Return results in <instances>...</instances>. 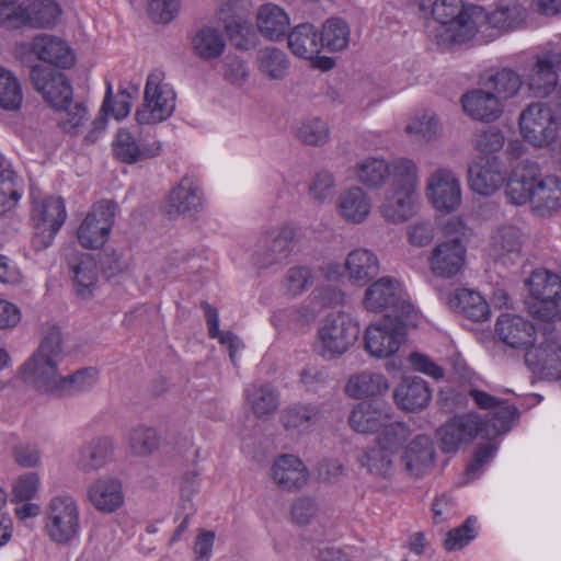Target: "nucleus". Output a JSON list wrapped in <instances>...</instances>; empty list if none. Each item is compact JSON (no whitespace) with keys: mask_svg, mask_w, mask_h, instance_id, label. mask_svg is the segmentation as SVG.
<instances>
[{"mask_svg":"<svg viewBox=\"0 0 561 561\" xmlns=\"http://www.w3.org/2000/svg\"><path fill=\"white\" fill-rule=\"evenodd\" d=\"M505 195L513 205L529 203L539 215H550L561 208V179L551 174L542 175L537 162L525 160L512 170Z\"/></svg>","mask_w":561,"mask_h":561,"instance_id":"1","label":"nucleus"},{"mask_svg":"<svg viewBox=\"0 0 561 561\" xmlns=\"http://www.w3.org/2000/svg\"><path fill=\"white\" fill-rule=\"evenodd\" d=\"M67 355L60 329L47 327L36 351L20 367L22 379L38 393L57 398L64 375L60 364Z\"/></svg>","mask_w":561,"mask_h":561,"instance_id":"2","label":"nucleus"},{"mask_svg":"<svg viewBox=\"0 0 561 561\" xmlns=\"http://www.w3.org/2000/svg\"><path fill=\"white\" fill-rule=\"evenodd\" d=\"M43 530L58 547H71L80 541L82 523L79 502L70 494H55L45 505Z\"/></svg>","mask_w":561,"mask_h":561,"instance_id":"3","label":"nucleus"},{"mask_svg":"<svg viewBox=\"0 0 561 561\" xmlns=\"http://www.w3.org/2000/svg\"><path fill=\"white\" fill-rule=\"evenodd\" d=\"M358 335L359 325L348 314L331 312L318 327V354L327 360L340 358L354 345Z\"/></svg>","mask_w":561,"mask_h":561,"instance_id":"4","label":"nucleus"},{"mask_svg":"<svg viewBox=\"0 0 561 561\" xmlns=\"http://www.w3.org/2000/svg\"><path fill=\"white\" fill-rule=\"evenodd\" d=\"M297 228L289 222H282L263 230L252 249L251 261L257 271H265L279 265L293 252Z\"/></svg>","mask_w":561,"mask_h":561,"instance_id":"5","label":"nucleus"},{"mask_svg":"<svg viewBox=\"0 0 561 561\" xmlns=\"http://www.w3.org/2000/svg\"><path fill=\"white\" fill-rule=\"evenodd\" d=\"M363 305L369 312L390 311L398 320L415 325L419 312L402 290L400 283H370L365 289Z\"/></svg>","mask_w":561,"mask_h":561,"instance_id":"6","label":"nucleus"},{"mask_svg":"<svg viewBox=\"0 0 561 561\" xmlns=\"http://www.w3.org/2000/svg\"><path fill=\"white\" fill-rule=\"evenodd\" d=\"M176 95L173 88L164 81V72L154 69L146 81L144 103L136 111L135 118L141 125H152L168 119L175 108Z\"/></svg>","mask_w":561,"mask_h":561,"instance_id":"7","label":"nucleus"},{"mask_svg":"<svg viewBox=\"0 0 561 561\" xmlns=\"http://www.w3.org/2000/svg\"><path fill=\"white\" fill-rule=\"evenodd\" d=\"M32 205V247L41 251L50 247L67 218V211L64 201L56 196H33Z\"/></svg>","mask_w":561,"mask_h":561,"instance_id":"8","label":"nucleus"},{"mask_svg":"<svg viewBox=\"0 0 561 561\" xmlns=\"http://www.w3.org/2000/svg\"><path fill=\"white\" fill-rule=\"evenodd\" d=\"M471 14L472 28H466L460 36L469 41L477 37L481 43L493 41L501 33L517 27L524 19V10L518 4L500 7L492 13L478 5Z\"/></svg>","mask_w":561,"mask_h":561,"instance_id":"9","label":"nucleus"},{"mask_svg":"<svg viewBox=\"0 0 561 561\" xmlns=\"http://www.w3.org/2000/svg\"><path fill=\"white\" fill-rule=\"evenodd\" d=\"M518 124L523 138L536 148L550 147L558 139L557 116L546 103L529 104L522 111Z\"/></svg>","mask_w":561,"mask_h":561,"instance_id":"10","label":"nucleus"},{"mask_svg":"<svg viewBox=\"0 0 561 561\" xmlns=\"http://www.w3.org/2000/svg\"><path fill=\"white\" fill-rule=\"evenodd\" d=\"M527 368L538 378L549 381L561 380V339L551 332H543L524 354Z\"/></svg>","mask_w":561,"mask_h":561,"instance_id":"11","label":"nucleus"},{"mask_svg":"<svg viewBox=\"0 0 561 561\" xmlns=\"http://www.w3.org/2000/svg\"><path fill=\"white\" fill-rule=\"evenodd\" d=\"M432 14L440 26V37L450 43H465L469 38L460 35L466 28H472V12L478 5H465L463 0H435L431 2Z\"/></svg>","mask_w":561,"mask_h":561,"instance_id":"12","label":"nucleus"},{"mask_svg":"<svg viewBox=\"0 0 561 561\" xmlns=\"http://www.w3.org/2000/svg\"><path fill=\"white\" fill-rule=\"evenodd\" d=\"M116 213V204L101 201L93 204L77 230L79 243L85 249H100L108 240Z\"/></svg>","mask_w":561,"mask_h":561,"instance_id":"13","label":"nucleus"},{"mask_svg":"<svg viewBox=\"0 0 561 561\" xmlns=\"http://www.w3.org/2000/svg\"><path fill=\"white\" fill-rule=\"evenodd\" d=\"M425 193L432 206L443 213L456 211L462 201L458 176L449 169L438 168L426 180Z\"/></svg>","mask_w":561,"mask_h":561,"instance_id":"14","label":"nucleus"},{"mask_svg":"<svg viewBox=\"0 0 561 561\" xmlns=\"http://www.w3.org/2000/svg\"><path fill=\"white\" fill-rule=\"evenodd\" d=\"M561 68V53L549 51L538 55L523 73V84L534 96H548L557 87Z\"/></svg>","mask_w":561,"mask_h":561,"instance_id":"15","label":"nucleus"},{"mask_svg":"<svg viewBox=\"0 0 561 561\" xmlns=\"http://www.w3.org/2000/svg\"><path fill=\"white\" fill-rule=\"evenodd\" d=\"M30 78L34 89L53 108L60 110L71 101L72 85L62 72L34 65Z\"/></svg>","mask_w":561,"mask_h":561,"instance_id":"16","label":"nucleus"},{"mask_svg":"<svg viewBox=\"0 0 561 561\" xmlns=\"http://www.w3.org/2000/svg\"><path fill=\"white\" fill-rule=\"evenodd\" d=\"M478 435L486 438L483 421L473 412L453 417L437 431L444 453L457 451L461 446L471 443Z\"/></svg>","mask_w":561,"mask_h":561,"instance_id":"17","label":"nucleus"},{"mask_svg":"<svg viewBox=\"0 0 561 561\" xmlns=\"http://www.w3.org/2000/svg\"><path fill=\"white\" fill-rule=\"evenodd\" d=\"M290 51L304 59L312 60L313 67L328 71L334 67V60L330 57H319L323 48L321 34L309 23L295 26L287 35Z\"/></svg>","mask_w":561,"mask_h":561,"instance_id":"18","label":"nucleus"},{"mask_svg":"<svg viewBox=\"0 0 561 561\" xmlns=\"http://www.w3.org/2000/svg\"><path fill=\"white\" fill-rule=\"evenodd\" d=\"M528 295L525 306L528 312L542 321L561 318V283H526Z\"/></svg>","mask_w":561,"mask_h":561,"instance_id":"19","label":"nucleus"},{"mask_svg":"<svg viewBox=\"0 0 561 561\" xmlns=\"http://www.w3.org/2000/svg\"><path fill=\"white\" fill-rule=\"evenodd\" d=\"M402 341L401 327L389 318L370 324L364 334L365 351L376 358L392 356L399 350Z\"/></svg>","mask_w":561,"mask_h":561,"instance_id":"20","label":"nucleus"},{"mask_svg":"<svg viewBox=\"0 0 561 561\" xmlns=\"http://www.w3.org/2000/svg\"><path fill=\"white\" fill-rule=\"evenodd\" d=\"M204 197L198 180L184 176L168 194L163 211L170 218L192 216L203 207Z\"/></svg>","mask_w":561,"mask_h":561,"instance_id":"21","label":"nucleus"},{"mask_svg":"<svg viewBox=\"0 0 561 561\" xmlns=\"http://www.w3.org/2000/svg\"><path fill=\"white\" fill-rule=\"evenodd\" d=\"M435 447L427 435H416L400 455L402 471L412 479H420L431 472L435 461Z\"/></svg>","mask_w":561,"mask_h":561,"instance_id":"22","label":"nucleus"},{"mask_svg":"<svg viewBox=\"0 0 561 561\" xmlns=\"http://www.w3.org/2000/svg\"><path fill=\"white\" fill-rule=\"evenodd\" d=\"M505 182L501 160L495 156L480 157L468 169V185L481 196H491Z\"/></svg>","mask_w":561,"mask_h":561,"instance_id":"23","label":"nucleus"},{"mask_svg":"<svg viewBox=\"0 0 561 561\" xmlns=\"http://www.w3.org/2000/svg\"><path fill=\"white\" fill-rule=\"evenodd\" d=\"M499 339L508 347L527 352L540 335L535 325L517 314L503 313L495 324Z\"/></svg>","mask_w":561,"mask_h":561,"instance_id":"24","label":"nucleus"},{"mask_svg":"<svg viewBox=\"0 0 561 561\" xmlns=\"http://www.w3.org/2000/svg\"><path fill=\"white\" fill-rule=\"evenodd\" d=\"M469 396L480 409L493 410L488 422H483L486 438L495 437L510 430L511 423L517 415V410L513 405L478 389H470Z\"/></svg>","mask_w":561,"mask_h":561,"instance_id":"25","label":"nucleus"},{"mask_svg":"<svg viewBox=\"0 0 561 561\" xmlns=\"http://www.w3.org/2000/svg\"><path fill=\"white\" fill-rule=\"evenodd\" d=\"M270 477L279 489L295 492L307 485L309 471L298 456L282 454L272 461Z\"/></svg>","mask_w":561,"mask_h":561,"instance_id":"26","label":"nucleus"},{"mask_svg":"<svg viewBox=\"0 0 561 561\" xmlns=\"http://www.w3.org/2000/svg\"><path fill=\"white\" fill-rule=\"evenodd\" d=\"M463 113L474 121L493 123L504 113V103L491 90L472 89L462 94Z\"/></svg>","mask_w":561,"mask_h":561,"instance_id":"27","label":"nucleus"},{"mask_svg":"<svg viewBox=\"0 0 561 561\" xmlns=\"http://www.w3.org/2000/svg\"><path fill=\"white\" fill-rule=\"evenodd\" d=\"M371 208L370 195L356 185L341 191L335 201L336 215L348 225H360L366 221Z\"/></svg>","mask_w":561,"mask_h":561,"instance_id":"28","label":"nucleus"},{"mask_svg":"<svg viewBox=\"0 0 561 561\" xmlns=\"http://www.w3.org/2000/svg\"><path fill=\"white\" fill-rule=\"evenodd\" d=\"M439 298L453 310L462 312L473 321H484L489 318V302L478 291L465 287L446 291L437 289Z\"/></svg>","mask_w":561,"mask_h":561,"instance_id":"29","label":"nucleus"},{"mask_svg":"<svg viewBox=\"0 0 561 561\" xmlns=\"http://www.w3.org/2000/svg\"><path fill=\"white\" fill-rule=\"evenodd\" d=\"M466 247L458 240H445L432 251L430 265L438 277L451 278L466 265Z\"/></svg>","mask_w":561,"mask_h":561,"instance_id":"30","label":"nucleus"},{"mask_svg":"<svg viewBox=\"0 0 561 561\" xmlns=\"http://www.w3.org/2000/svg\"><path fill=\"white\" fill-rule=\"evenodd\" d=\"M91 505L102 513H114L124 504L122 482L114 477L103 476L94 480L87 490Z\"/></svg>","mask_w":561,"mask_h":561,"instance_id":"31","label":"nucleus"},{"mask_svg":"<svg viewBox=\"0 0 561 561\" xmlns=\"http://www.w3.org/2000/svg\"><path fill=\"white\" fill-rule=\"evenodd\" d=\"M31 50L43 62L57 68L68 69L76 62V57L69 45L61 38L41 34L33 38Z\"/></svg>","mask_w":561,"mask_h":561,"instance_id":"32","label":"nucleus"},{"mask_svg":"<svg viewBox=\"0 0 561 561\" xmlns=\"http://www.w3.org/2000/svg\"><path fill=\"white\" fill-rule=\"evenodd\" d=\"M392 411L387 404L376 401H363L351 411L348 423L351 427L360 434H374L391 420Z\"/></svg>","mask_w":561,"mask_h":561,"instance_id":"33","label":"nucleus"},{"mask_svg":"<svg viewBox=\"0 0 561 561\" xmlns=\"http://www.w3.org/2000/svg\"><path fill=\"white\" fill-rule=\"evenodd\" d=\"M113 150L118 160L131 164L159 156L162 145L156 139L138 142L129 130L119 129L113 144Z\"/></svg>","mask_w":561,"mask_h":561,"instance_id":"34","label":"nucleus"},{"mask_svg":"<svg viewBox=\"0 0 561 561\" xmlns=\"http://www.w3.org/2000/svg\"><path fill=\"white\" fill-rule=\"evenodd\" d=\"M227 47L225 34L213 25H203L190 37L192 55L205 62L219 59Z\"/></svg>","mask_w":561,"mask_h":561,"instance_id":"35","label":"nucleus"},{"mask_svg":"<svg viewBox=\"0 0 561 561\" xmlns=\"http://www.w3.org/2000/svg\"><path fill=\"white\" fill-rule=\"evenodd\" d=\"M419 207L417 190L393 187V192L380 205V213L388 221L399 224L414 216Z\"/></svg>","mask_w":561,"mask_h":561,"instance_id":"36","label":"nucleus"},{"mask_svg":"<svg viewBox=\"0 0 561 561\" xmlns=\"http://www.w3.org/2000/svg\"><path fill=\"white\" fill-rule=\"evenodd\" d=\"M290 25L288 13L278 4L266 2L255 13L256 31L271 42L282 41Z\"/></svg>","mask_w":561,"mask_h":561,"instance_id":"37","label":"nucleus"},{"mask_svg":"<svg viewBox=\"0 0 561 561\" xmlns=\"http://www.w3.org/2000/svg\"><path fill=\"white\" fill-rule=\"evenodd\" d=\"M344 270L352 280H392L389 276H380L378 256L365 248L352 250L346 255Z\"/></svg>","mask_w":561,"mask_h":561,"instance_id":"38","label":"nucleus"},{"mask_svg":"<svg viewBox=\"0 0 561 561\" xmlns=\"http://www.w3.org/2000/svg\"><path fill=\"white\" fill-rule=\"evenodd\" d=\"M393 399L403 411L416 412L425 409L432 399L427 382L420 377H408L397 386Z\"/></svg>","mask_w":561,"mask_h":561,"instance_id":"39","label":"nucleus"},{"mask_svg":"<svg viewBox=\"0 0 561 561\" xmlns=\"http://www.w3.org/2000/svg\"><path fill=\"white\" fill-rule=\"evenodd\" d=\"M250 13H236L216 18L221 24L231 45L242 51L256 46V31L249 19Z\"/></svg>","mask_w":561,"mask_h":561,"instance_id":"40","label":"nucleus"},{"mask_svg":"<svg viewBox=\"0 0 561 561\" xmlns=\"http://www.w3.org/2000/svg\"><path fill=\"white\" fill-rule=\"evenodd\" d=\"M114 449V442L111 437H94L80 448L77 467L83 472L100 470L112 461Z\"/></svg>","mask_w":561,"mask_h":561,"instance_id":"41","label":"nucleus"},{"mask_svg":"<svg viewBox=\"0 0 561 561\" xmlns=\"http://www.w3.org/2000/svg\"><path fill=\"white\" fill-rule=\"evenodd\" d=\"M359 465L375 479L392 480L397 472V455L374 444L363 449Z\"/></svg>","mask_w":561,"mask_h":561,"instance_id":"42","label":"nucleus"},{"mask_svg":"<svg viewBox=\"0 0 561 561\" xmlns=\"http://www.w3.org/2000/svg\"><path fill=\"white\" fill-rule=\"evenodd\" d=\"M244 397L254 415L267 420L279 407V393L268 383H253L244 391Z\"/></svg>","mask_w":561,"mask_h":561,"instance_id":"43","label":"nucleus"},{"mask_svg":"<svg viewBox=\"0 0 561 561\" xmlns=\"http://www.w3.org/2000/svg\"><path fill=\"white\" fill-rule=\"evenodd\" d=\"M388 389L389 382L383 375L368 370L352 375L344 387L345 393L353 399L380 396Z\"/></svg>","mask_w":561,"mask_h":561,"instance_id":"44","label":"nucleus"},{"mask_svg":"<svg viewBox=\"0 0 561 561\" xmlns=\"http://www.w3.org/2000/svg\"><path fill=\"white\" fill-rule=\"evenodd\" d=\"M255 66L263 77L278 81L288 75L290 61L284 50L265 46L256 51Z\"/></svg>","mask_w":561,"mask_h":561,"instance_id":"45","label":"nucleus"},{"mask_svg":"<svg viewBox=\"0 0 561 561\" xmlns=\"http://www.w3.org/2000/svg\"><path fill=\"white\" fill-rule=\"evenodd\" d=\"M319 417L320 410L317 405L296 403L283 411L280 422L287 432L301 434L314 425Z\"/></svg>","mask_w":561,"mask_h":561,"instance_id":"46","label":"nucleus"},{"mask_svg":"<svg viewBox=\"0 0 561 561\" xmlns=\"http://www.w3.org/2000/svg\"><path fill=\"white\" fill-rule=\"evenodd\" d=\"M484 85L492 89L499 101L504 103L518 94L523 85V78L510 68H502L491 72L485 78Z\"/></svg>","mask_w":561,"mask_h":561,"instance_id":"47","label":"nucleus"},{"mask_svg":"<svg viewBox=\"0 0 561 561\" xmlns=\"http://www.w3.org/2000/svg\"><path fill=\"white\" fill-rule=\"evenodd\" d=\"M202 309L206 318L209 337L217 339L220 344L228 347L230 359L237 366V353L244 348L243 342L232 332L219 330V313L215 307L205 301L202 304Z\"/></svg>","mask_w":561,"mask_h":561,"instance_id":"48","label":"nucleus"},{"mask_svg":"<svg viewBox=\"0 0 561 561\" xmlns=\"http://www.w3.org/2000/svg\"><path fill=\"white\" fill-rule=\"evenodd\" d=\"M354 174L363 185L377 188L386 183L390 175V167L385 159L369 157L355 164Z\"/></svg>","mask_w":561,"mask_h":561,"instance_id":"49","label":"nucleus"},{"mask_svg":"<svg viewBox=\"0 0 561 561\" xmlns=\"http://www.w3.org/2000/svg\"><path fill=\"white\" fill-rule=\"evenodd\" d=\"M375 444L381 448L398 455V451L409 443L412 431L408 424L400 421L385 422L376 433Z\"/></svg>","mask_w":561,"mask_h":561,"instance_id":"50","label":"nucleus"},{"mask_svg":"<svg viewBox=\"0 0 561 561\" xmlns=\"http://www.w3.org/2000/svg\"><path fill=\"white\" fill-rule=\"evenodd\" d=\"M116 531L113 525L100 523L91 528L87 549H89L96 559H108L116 550Z\"/></svg>","mask_w":561,"mask_h":561,"instance_id":"51","label":"nucleus"},{"mask_svg":"<svg viewBox=\"0 0 561 561\" xmlns=\"http://www.w3.org/2000/svg\"><path fill=\"white\" fill-rule=\"evenodd\" d=\"M407 135L424 142L438 140L443 135V125L435 113L423 112L413 116L404 127Z\"/></svg>","mask_w":561,"mask_h":561,"instance_id":"52","label":"nucleus"},{"mask_svg":"<svg viewBox=\"0 0 561 561\" xmlns=\"http://www.w3.org/2000/svg\"><path fill=\"white\" fill-rule=\"evenodd\" d=\"M522 244L523 233L513 225L500 226L492 236L491 248L499 257L519 253Z\"/></svg>","mask_w":561,"mask_h":561,"instance_id":"53","label":"nucleus"},{"mask_svg":"<svg viewBox=\"0 0 561 561\" xmlns=\"http://www.w3.org/2000/svg\"><path fill=\"white\" fill-rule=\"evenodd\" d=\"M99 381V370L94 367L79 369L73 374L62 377L58 397H70L79 392L88 391Z\"/></svg>","mask_w":561,"mask_h":561,"instance_id":"54","label":"nucleus"},{"mask_svg":"<svg viewBox=\"0 0 561 561\" xmlns=\"http://www.w3.org/2000/svg\"><path fill=\"white\" fill-rule=\"evenodd\" d=\"M23 102V91L16 76L0 67V107L5 111H16Z\"/></svg>","mask_w":561,"mask_h":561,"instance_id":"55","label":"nucleus"},{"mask_svg":"<svg viewBox=\"0 0 561 561\" xmlns=\"http://www.w3.org/2000/svg\"><path fill=\"white\" fill-rule=\"evenodd\" d=\"M393 187L417 190L420 178L416 163L409 158H397L389 163Z\"/></svg>","mask_w":561,"mask_h":561,"instance_id":"56","label":"nucleus"},{"mask_svg":"<svg viewBox=\"0 0 561 561\" xmlns=\"http://www.w3.org/2000/svg\"><path fill=\"white\" fill-rule=\"evenodd\" d=\"M321 39L323 47L330 51H340L350 43V27L345 21L339 18L327 20L322 26Z\"/></svg>","mask_w":561,"mask_h":561,"instance_id":"57","label":"nucleus"},{"mask_svg":"<svg viewBox=\"0 0 561 561\" xmlns=\"http://www.w3.org/2000/svg\"><path fill=\"white\" fill-rule=\"evenodd\" d=\"M199 476L196 471L186 472L181 481L180 485V507L185 513V517L181 525L179 526L174 537L172 538V542H174L181 533L185 529L188 518L193 511V497L199 490Z\"/></svg>","mask_w":561,"mask_h":561,"instance_id":"58","label":"nucleus"},{"mask_svg":"<svg viewBox=\"0 0 561 561\" xmlns=\"http://www.w3.org/2000/svg\"><path fill=\"white\" fill-rule=\"evenodd\" d=\"M159 435L153 427L139 425L128 435V445L133 454L148 456L159 447Z\"/></svg>","mask_w":561,"mask_h":561,"instance_id":"59","label":"nucleus"},{"mask_svg":"<svg viewBox=\"0 0 561 561\" xmlns=\"http://www.w3.org/2000/svg\"><path fill=\"white\" fill-rule=\"evenodd\" d=\"M59 111H62L59 125L64 131L71 135H78L89 119V111L82 101H73L71 99V101Z\"/></svg>","mask_w":561,"mask_h":561,"instance_id":"60","label":"nucleus"},{"mask_svg":"<svg viewBox=\"0 0 561 561\" xmlns=\"http://www.w3.org/2000/svg\"><path fill=\"white\" fill-rule=\"evenodd\" d=\"M336 181L334 174L322 170L317 172L308 186L309 197L317 204L331 201L335 194Z\"/></svg>","mask_w":561,"mask_h":561,"instance_id":"61","label":"nucleus"},{"mask_svg":"<svg viewBox=\"0 0 561 561\" xmlns=\"http://www.w3.org/2000/svg\"><path fill=\"white\" fill-rule=\"evenodd\" d=\"M297 137L309 146H322L330 137L328 124L320 118H309L300 123Z\"/></svg>","mask_w":561,"mask_h":561,"instance_id":"62","label":"nucleus"},{"mask_svg":"<svg viewBox=\"0 0 561 561\" xmlns=\"http://www.w3.org/2000/svg\"><path fill=\"white\" fill-rule=\"evenodd\" d=\"M478 535V522L474 517H469L466 522L447 533L444 540V548L448 551H455L467 546Z\"/></svg>","mask_w":561,"mask_h":561,"instance_id":"63","label":"nucleus"},{"mask_svg":"<svg viewBox=\"0 0 561 561\" xmlns=\"http://www.w3.org/2000/svg\"><path fill=\"white\" fill-rule=\"evenodd\" d=\"M41 478L36 472H25L14 479L11 485V501H27L37 497Z\"/></svg>","mask_w":561,"mask_h":561,"instance_id":"64","label":"nucleus"}]
</instances>
